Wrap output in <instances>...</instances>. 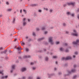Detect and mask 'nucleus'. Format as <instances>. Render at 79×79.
Instances as JSON below:
<instances>
[{
    "instance_id": "obj_1",
    "label": "nucleus",
    "mask_w": 79,
    "mask_h": 79,
    "mask_svg": "<svg viewBox=\"0 0 79 79\" xmlns=\"http://www.w3.org/2000/svg\"><path fill=\"white\" fill-rule=\"evenodd\" d=\"M49 42L51 44V45H53L54 44L53 41V37H50L49 38Z\"/></svg>"
},
{
    "instance_id": "obj_2",
    "label": "nucleus",
    "mask_w": 79,
    "mask_h": 79,
    "mask_svg": "<svg viewBox=\"0 0 79 79\" xmlns=\"http://www.w3.org/2000/svg\"><path fill=\"white\" fill-rule=\"evenodd\" d=\"M62 59L63 60H71V59H72V58H71L70 56H69L66 58L62 57Z\"/></svg>"
},
{
    "instance_id": "obj_3",
    "label": "nucleus",
    "mask_w": 79,
    "mask_h": 79,
    "mask_svg": "<svg viewBox=\"0 0 79 79\" xmlns=\"http://www.w3.org/2000/svg\"><path fill=\"white\" fill-rule=\"evenodd\" d=\"M79 40H76V42L74 41L73 42V45H75L76 46L77 45H79Z\"/></svg>"
},
{
    "instance_id": "obj_4",
    "label": "nucleus",
    "mask_w": 79,
    "mask_h": 79,
    "mask_svg": "<svg viewBox=\"0 0 79 79\" xmlns=\"http://www.w3.org/2000/svg\"><path fill=\"white\" fill-rule=\"evenodd\" d=\"M76 69H72L71 71H68V72L69 73V74L67 75V76H69V74H71V73H75V72H76Z\"/></svg>"
},
{
    "instance_id": "obj_5",
    "label": "nucleus",
    "mask_w": 79,
    "mask_h": 79,
    "mask_svg": "<svg viewBox=\"0 0 79 79\" xmlns=\"http://www.w3.org/2000/svg\"><path fill=\"white\" fill-rule=\"evenodd\" d=\"M73 32H74L75 33H72V35H74V36H77L78 34H77V33L76 31L75 30H73Z\"/></svg>"
},
{
    "instance_id": "obj_6",
    "label": "nucleus",
    "mask_w": 79,
    "mask_h": 79,
    "mask_svg": "<svg viewBox=\"0 0 79 79\" xmlns=\"http://www.w3.org/2000/svg\"><path fill=\"white\" fill-rule=\"evenodd\" d=\"M17 49L19 51L18 53H19V54L21 53V50H22V49H21V47H18Z\"/></svg>"
},
{
    "instance_id": "obj_7",
    "label": "nucleus",
    "mask_w": 79,
    "mask_h": 79,
    "mask_svg": "<svg viewBox=\"0 0 79 79\" xmlns=\"http://www.w3.org/2000/svg\"><path fill=\"white\" fill-rule=\"evenodd\" d=\"M67 5L69 6H70V5H72V6H74V5H75V2H71L70 3H67Z\"/></svg>"
},
{
    "instance_id": "obj_8",
    "label": "nucleus",
    "mask_w": 79,
    "mask_h": 79,
    "mask_svg": "<svg viewBox=\"0 0 79 79\" xmlns=\"http://www.w3.org/2000/svg\"><path fill=\"white\" fill-rule=\"evenodd\" d=\"M15 67H16V65H13L12 66V70H11L10 71L11 73H13V70L15 69Z\"/></svg>"
},
{
    "instance_id": "obj_9",
    "label": "nucleus",
    "mask_w": 79,
    "mask_h": 79,
    "mask_svg": "<svg viewBox=\"0 0 79 79\" xmlns=\"http://www.w3.org/2000/svg\"><path fill=\"white\" fill-rule=\"evenodd\" d=\"M31 56L29 55L24 56H23V58H30Z\"/></svg>"
},
{
    "instance_id": "obj_10",
    "label": "nucleus",
    "mask_w": 79,
    "mask_h": 79,
    "mask_svg": "<svg viewBox=\"0 0 79 79\" xmlns=\"http://www.w3.org/2000/svg\"><path fill=\"white\" fill-rule=\"evenodd\" d=\"M6 52H7V50H6L3 52H1V54H3V53H4L5 54H6Z\"/></svg>"
},
{
    "instance_id": "obj_11",
    "label": "nucleus",
    "mask_w": 79,
    "mask_h": 79,
    "mask_svg": "<svg viewBox=\"0 0 79 79\" xmlns=\"http://www.w3.org/2000/svg\"><path fill=\"white\" fill-rule=\"evenodd\" d=\"M26 70V68H24V67L22 69V70H21L22 72H24V71H25Z\"/></svg>"
},
{
    "instance_id": "obj_12",
    "label": "nucleus",
    "mask_w": 79,
    "mask_h": 79,
    "mask_svg": "<svg viewBox=\"0 0 79 79\" xmlns=\"http://www.w3.org/2000/svg\"><path fill=\"white\" fill-rule=\"evenodd\" d=\"M1 78L2 79H4L5 78H6V79L8 77V76H2V77H1Z\"/></svg>"
},
{
    "instance_id": "obj_13",
    "label": "nucleus",
    "mask_w": 79,
    "mask_h": 79,
    "mask_svg": "<svg viewBox=\"0 0 79 79\" xmlns=\"http://www.w3.org/2000/svg\"><path fill=\"white\" fill-rule=\"evenodd\" d=\"M38 5L37 4H31L30 5L31 6H38Z\"/></svg>"
},
{
    "instance_id": "obj_14",
    "label": "nucleus",
    "mask_w": 79,
    "mask_h": 79,
    "mask_svg": "<svg viewBox=\"0 0 79 79\" xmlns=\"http://www.w3.org/2000/svg\"><path fill=\"white\" fill-rule=\"evenodd\" d=\"M48 75L49 77V78H50V77L52 76H53V75H54V74H50L48 73Z\"/></svg>"
},
{
    "instance_id": "obj_15",
    "label": "nucleus",
    "mask_w": 79,
    "mask_h": 79,
    "mask_svg": "<svg viewBox=\"0 0 79 79\" xmlns=\"http://www.w3.org/2000/svg\"><path fill=\"white\" fill-rule=\"evenodd\" d=\"M44 37H43V38L38 39V41H40V40H44Z\"/></svg>"
},
{
    "instance_id": "obj_16",
    "label": "nucleus",
    "mask_w": 79,
    "mask_h": 79,
    "mask_svg": "<svg viewBox=\"0 0 79 79\" xmlns=\"http://www.w3.org/2000/svg\"><path fill=\"white\" fill-rule=\"evenodd\" d=\"M26 25V22H23V26H25Z\"/></svg>"
},
{
    "instance_id": "obj_17",
    "label": "nucleus",
    "mask_w": 79,
    "mask_h": 79,
    "mask_svg": "<svg viewBox=\"0 0 79 79\" xmlns=\"http://www.w3.org/2000/svg\"><path fill=\"white\" fill-rule=\"evenodd\" d=\"M45 61H48V57H46L45 58Z\"/></svg>"
},
{
    "instance_id": "obj_18",
    "label": "nucleus",
    "mask_w": 79,
    "mask_h": 79,
    "mask_svg": "<svg viewBox=\"0 0 79 79\" xmlns=\"http://www.w3.org/2000/svg\"><path fill=\"white\" fill-rule=\"evenodd\" d=\"M67 14L68 15H71V13L69 12H67Z\"/></svg>"
},
{
    "instance_id": "obj_19",
    "label": "nucleus",
    "mask_w": 79,
    "mask_h": 79,
    "mask_svg": "<svg viewBox=\"0 0 79 79\" xmlns=\"http://www.w3.org/2000/svg\"><path fill=\"white\" fill-rule=\"evenodd\" d=\"M75 14H71V15H70V16H72V17H74Z\"/></svg>"
},
{
    "instance_id": "obj_20",
    "label": "nucleus",
    "mask_w": 79,
    "mask_h": 79,
    "mask_svg": "<svg viewBox=\"0 0 79 79\" xmlns=\"http://www.w3.org/2000/svg\"><path fill=\"white\" fill-rule=\"evenodd\" d=\"M21 45H25V43L24 42H23L21 44Z\"/></svg>"
},
{
    "instance_id": "obj_21",
    "label": "nucleus",
    "mask_w": 79,
    "mask_h": 79,
    "mask_svg": "<svg viewBox=\"0 0 79 79\" xmlns=\"http://www.w3.org/2000/svg\"><path fill=\"white\" fill-rule=\"evenodd\" d=\"M23 11L24 12L25 14H26V13H27V12H26V10L24 9L23 10Z\"/></svg>"
},
{
    "instance_id": "obj_22",
    "label": "nucleus",
    "mask_w": 79,
    "mask_h": 79,
    "mask_svg": "<svg viewBox=\"0 0 79 79\" xmlns=\"http://www.w3.org/2000/svg\"><path fill=\"white\" fill-rule=\"evenodd\" d=\"M12 10V9H9L7 10L8 11H11Z\"/></svg>"
},
{
    "instance_id": "obj_23",
    "label": "nucleus",
    "mask_w": 79,
    "mask_h": 79,
    "mask_svg": "<svg viewBox=\"0 0 79 79\" xmlns=\"http://www.w3.org/2000/svg\"><path fill=\"white\" fill-rule=\"evenodd\" d=\"M3 71H0V74H2V76L3 75Z\"/></svg>"
},
{
    "instance_id": "obj_24",
    "label": "nucleus",
    "mask_w": 79,
    "mask_h": 79,
    "mask_svg": "<svg viewBox=\"0 0 79 79\" xmlns=\"http://www.w3.org/2000/svg\"><path fill=\"white\" fill-rule=\"evenodd\" d=\"M28 79H33V77H28Z\"/></svg>"
},
{
    "instance_id": "obj_25",
    "label": "nucleus",
    "mask_w": 79,
    "mask_h": 79,
    "mask_svg": "<svg viewBox=\"0 0 79 79\" xmlns=\"http://www.w3.org/2000/svg\"><path fill=\"white\" fill-rule=\"evenodd\" d=\"M60 51H63V49L62 48H60Z\"/></svg>"
},
{
    "instance_id": "obj_26",
    "label": "nucleus",
    "mask_w": 79,
    "mask_h": 79,
    "mask_svg": "<svg viewBox=\"0 0 79 79\" xmlns=\"http://www.w3.org/2000/svg\"><path fill=\"white\" fill-rule=\"evenodd\" d=\"M15 18H14V20H13V23H15Z\"/></svg>"
},
{
    "instance_id": "obj_27",
    "label": "nucleus",
    "mask_w": 79,
    "mask_h": 79,
    "mask_svg": "<svg viewBox=\"0 0 79 79\" xmlns=\"http://www.w3.org/2000/svg\"><path fill=\"white\" fill-rule=\"evenodd\" d=\"M25 21H26V18H24L23 20V22H25Z\"/></svg>"
},
{
    "instance_id": "obj_28",
    "label": "nucleus",
    "mask_w": 79,
    "mask_h": 79,
    "mask_svg": "<svg viewBox=\"0 0 79 79\" xmlns=\"http://www.w3.org/2000/svg\"><path fill=\"white\" fill-rule=\"evenodd\" d=\"M42 30H45V27H43L42 28Z\"/></svg>"
},
{
    "instance_id": "obj_29",
    "label": "nucleus",
    "mask_w": 79,
    "mask_h": 79,
    "mask_svg": "<svg viewBox=\"0 0 79 79\" xmlns=\"http://www.w3.org/2000/svg\"><path fill=\"white\" fill-rule=\"evenodd\" d=\"M36 29L37 31H39L40 30L39 28H36Z\"/></svg>"
},
{
    "instance_id": "obj_30",
    "label": "nucleus",
    "mask_w": 79,
    "mask_h": 79,
    "mask_svg": "<svg viewBox=\"0 0 79 79\" xmlns=\"http://www.w3.org/2000/svg\"><path fill=\"white\" fill-rule=\"evenodd\" d=\"M26 52H28V51H29V49H28V48H26Z\"/></svg>"
},
{
    "instance_id": "obj_31",
    "label": "nucleus",
    "mask_w": 79,
    "mask_h": 79,
    "mask_svg": "<svg viewBox=\"0 0 79 79\" xmlns=\"http://www.w3.org/2000/svg\"><path fill=\"white\" fill-rule=\"evenodd\" d=\"M65 52H69V50H68V49H67L65 50Z\"/></svg>"
},
{
    "instance_id": "obj_32",
    "label": "nucleus",
    "mask_w": 79,
    "mask_h": 79,
    "mask_svg": "<svg viewBox=\"0 0 79 79\" xmlns=\"http://www.w3.org/2000/svg\"><path fill=\"white\" fill-rule=\"evenodd\" d=\"M64 45H65V46H67L68 45V44L67 43H64Z\"/></svg>"
},
{
    "instance_id": "obj_33",
    "label": "nucleus",
    "mask_w": 79,
    "mask_h": 79,
    "mask_svg": "<svg viewBox=\"0 0 79 79\" xmlns=\"http://www.w3.org/2000/svg\"><path fill=\"white\" fill-rule=\"evenodd\" d=\"M76 77H77V76L76 75L74 76L73 77V79H76Z\"/></svg>"
},
{
    "instance_id": "obj_34",
    "label": "nucleus",
    "mask_w": 79,
    "mask_h": 79,
    "mask_svg": "<svg viewBox=\"0 0 79 79\" xmlns=\"http://www.w3.org/2000/svg\"><path fill=\"white\" fill-rule=\"evenodd\" d=\"M33 35L34 36H35V33H34V32H33Z\"/></svg>"
},
{
    "instance_id": "obj_35",
    "label": "nucleus",
    "mask_w": 79,
    "mask_h": 79,
    "mask_svg": "<svg viewBox=\"0 0 79 79\" xmlns=\"http://www.w3.org/2000/svg\"><path fill=\"white\" fill-rule=\"evenodd\" d=\"M56 44H60V42H56Z\"/></svg>"
},
{
    "instance_id": "obj_36",
    "label": "nucleus",
    "mask_w": 79,
    "mask_h": 79,
    "mask_svg": "<svg viewBox=\"0 0 79 79\" xmlns=\"http://www.w3.org/2000/svg\"><path fill=\"white\" fill-rule=\"evenodd\" d=\"M75 55H77V54H78V53H77V52H75Z\"/></svg>"
},
{
    "instance_id": "obj_37",
    "label": "nucleus",
    "mask_w": 79,
    "mask_h": 79,
    "mask_svg": "<svg viewBox=\"0 0 79 79\" xmlns=\"http://www.w3.org/2000/svg\"><path fill=\"white\" fill-rule=\"evenodd\" d=\"M28 42H30V41H31V39H29L28 40Z\"/></svg>"
},
{
    "instance_id": "obj_38",
    "label": "nucleus",
    "mask_w": 79,
    "mask_h": 79,
    "mask_svg": "<svg viewBox=\"0 0 79 79\" xmlns=\"http://www.w3.org/2000/svg\"><path fill=\"white\" fill-rule=\"evenodd\" d=\"M63 25L64 26H66V24L65 23H64Z\"/></svg>"
},
{
    "instance_id": "obj_39",
    "label": "nucleus",
    "mask_w": 79,
    "mask_h": 79,
    "mask_svg": "<svg viewBox=\"0 0 79 79\" xmlns=\"http://www.w3.org/2000/svg\"><path fill=\"white\" fill-rule=\"evenodd\" d=\"M53 58H57V56H53Z\"/></svg>"
},
{
    "instance_id": "obj_40",
    "label": "nucleus",
    "mask_w": 79,
    "mask_h": 79,
    "mask_svg": "<svg viewBox=\"0 0 79 79\" xmlns=\"http://www.w3.org/2000/svg\"><path fill=\"white\" fill-rule=\"evenodd\" d=\"M34 64V63L33 62H31V65H33V64Z\"/></svg>"
},
{
    "instance_id": "obj_41",
    "label": "nucleus",
    "mask_w": 79,
    "mask_h": 79,
    "mask_svg": "<svg viewBox=\"0 0 79 79\" xmlns=\"http://www.w3.org/2000/svg\"><path fill=\"white\" fill-rule=\"evenodd\" d=\"M47 33H48V31H45L44 32V34H47Z\"/></svg>"
},
{
    "instance_id": "obj_42",
    "label": "nucleus",
    "mask_w": 79,
    "mask_h": 79,
    "mask_svg": "<svg viewBox=\"0 0 79 79\" xmlns=\"http://www.w3.org/2000/svg\"><path fill=\"white\" fill-rule=\"evenodd\" d=\"M58 74L59 75H61V74H62L61 73V72H59Z\"/></svg>"
},
{
    "instance_id": "obj_43",
    "label": "nucleus",
    "mask_w": 79,
    "mask_h": 79,
    "mask_svg": "<svg viewBox=\"0 0 79 79\" xmlns=\"http://www.w3.org/2000/svg\"><path fill=\"white\" fill-rule=\"evenodd\" d=\"M23 29V28H22L21 27H20V28L19 29V30H21V29Z\"/></svg>"
},
{
    "instance_id": "obj_44",
    "label": "nucleus",
    "mask_w": 79,
    "mask_h": 79,
    "mask_svg": "<svg viewBox=\"0 0 79 79\" xmlns=\"http://www.w3.org/2000/svg\"><path fill=\"white\" fill-rule=\"evenodd\" d=\"M77 18H78V19H79V14H78L77 15Z\"/></svg>"
},
{
    "instance_id": "obj_45",
    "label": "nucleus",
    "mask_w": 79,
    "mask_h": 79,
    "mask_svg": "<svg viewBox=\"0 0 79 79\" xmlns=\"http://www.w3.org/2000/svg\"><path fill=\"white\" fill-rule=\"evenodd\" d=\"M6 4L7 5H9V4H10L9 3V2H6Z\"/></svg>"
},
{
    "instance_id": "obj_46",
    "label": "nucleus",
    "mask_w": 79,
    "mask_h": 79,
    "mask_svg": "<svg viewBox=\"0 0 79 79\" xmlns=\"http://www.w3.org/2000/svg\"><path fill=\"white\" fill-rule=\"evenodd\" d=\"M22 79H26V77H22Z\"/></svg>"
},
{
    "instance_id": "obj_47",
    "label": "nucleus",
    "mask_w": 79,
    "mask_h": 79,
    "mask_svg": "<svg viewBox=\"0 0 79 79\" xmlns=\"http://www.w3.org/2000/svg\"><path fill=\"white\" fill-rule=\"evenodd\" d=\"M38 11L40 13H41V12H42V10H39Z\"/></svg>"
},
{
    "instance_id": "obj_48",
    "label": "nucleus",
    "mask_w": 79,
    "mask_h": 79,
    "mask_svg": "<svg viewBox=\"0 0 79 79\" xmlns=\"http://www.w3.org/2000/svg\"><path fill=\"white\" fill-rule=\"evenodd\" d=\"M44 10H46V11H48V9L47 8H44Z\"/></svg>"
},
{
    "instance_id": "obj_49",
    "label": "nucleus",
    "mask_w": 79,
    "mask_h": 79,
    "mask_svg": "<svg viewBox=\"0 0 79 79\" xmlns=\"http://www.w3.org/2000/svg\"><path fill=\"white\" fill-rule=\"evenodd\" d=\"M32 69H33V70H35V68L33 67Z\"/></svg>"
},
{
    "instance_id": "obj_50",
    "label": "nucleus",
    "mask_w": 79,
    "mask_h": 79,
    "mask_svg": "<svg viewBox=\"0 0 79 79\" xmlns=\"http://www.w3.org/2000/svg\"><path fill=\"white\" fill-rule=\"evenodd\" d=\"M26 39H28V38H29V37H28V36H26L25 37Z\"/></svg>"
},
{
    "instance_id": "obj_51",
    "label": "nucleus",
    "mask_w": 79,
    "mask_h": 79,
    "mask_svg": "<svg viewBox=\"0 0 79 79\" xmlns=\"http://www.w3.org/2000/svg\"><path fill=\"white\" fill-rule=\"evenodd\" d=\"M16 40H17V39H15L14 40L15 42H16Z\"/></svg>"
},
{
    "instance_id": "obj_52",
    "label": "nucleus",
    "mask_w": 79,
    "mask_h": 79,
    "mask_svg": "<svg viewBox=\"0 0 79 79\" xmlns=\"http://www.w3.org/2000/svg\"><path fill=\"white\" fill-rule=\"evenodd\" d=\"M20 13H22V10H20Z\"/></svg>"
},
{
    "instance_id": "obj_53",
    "label": "nucleus",
    "mask_w": 79,
    "mask_h": 79,
    "mask_svg": "<svg viewBox=\"0 0 79 79\" xmlns=\"http://www.w3.org/2000/svg\"><path fill=\"white\" fill-rule=\"evenodd\" d=\"M68 66V64H65V66Z\"/></svg>"
},
{
    "instance_id": "obj_54",
    "label": "nucleus",
    "mask_w": 79,
    "mask_h": 79,
    "mask_svg": "<svg viewBox=\"0 0 79 79\" xmlns=\"http://www.w3.org/2000/svg\"><path fill=\"white\" fill-rule=\"evenodd\" d=\"M66 34H69V32L68 31H66Z\"/></svg>"
},
{
    "instance_id": "obj_55",
    "label": "nucleus",
    "mask_w": 79,
    "mask_h": 79,
    "mask_svg": "<svg viewBox=\"0 0 79 79\" xmlns=\"http://www.w3.org/2000/svg\"><path fill=\"white\" fill-rule=\"evenodd\" d=\"M66 6V4H64V7H65V6Z\"/></svg>"
},
{
    "instance_id": "obj_56",
    "label": "nucleus",
    "mask_w": 79,
    "mask_h": 79,
    "mask_svg": "<svg viewBox=\"0 0 79 79\" xmlns=\"http://www.w3.org/2000/svg\"><path fill=\"white\" fill-rule=\"evenodd\" d=\"M0 50H3V48H2V47L0 48Z\"/></svg>"
},
{
    "instance_id": "obj_57",
    "label": "nucleus",
    "mask_w": 79,
    "mask_h": 79,
    "mask_svg": "<svg viewBox=\"0 0 79 79\" xmlns=\"http://www.w3.org/2000/svg\"><path fill=\"white\" fill-rule=\"evenodd\" d=\"M53 11V10H50V12H52Z\"/></svg>"
},
{
    "instance_id": "obj_58",
    "label": "nucleus",
    "mask_w": 79,
    "mask_h": 79,
    "mask_svg": "<svg viewBox=\"0 0 79 79\" xmlns=\"http://www.w3.org/2000/svg\"><path fill=\"white\" fill-rule=\"evenodd\" d=\"M76 65H74V68H76Z\"/></svg>"
},
{
    "instance_id": "obj_59",
    "label": "nucleus",
    "mask_w": 79,
    "mask_h": 79,
    "mask_svg": "<svg viewBox=\"0 0 79 79\" xmlns=\"http://www.w3.org/2000/svg\"><path fill=\"white\" fill-rule=\"evenodd\" d=\"M19 58L20 59H21V57L19 56Z\"/></svg>"
},
{
    "instance_id": "obj_60",
    "label": "nucleus",
    "mask_w": 79,
    "mask_h": 79,
    "mask_svg": "<svg viewBox=\"0 0 79 79\" xmlns=\"http://www.w3.org/2000/svg\"><path fill=\"white\" fill-rule=\"evenodd\" d=\"M48 43H47V42L45 43V45H48Z\"/></svg>"
},
{
    "instance_id": "obj_61",
    "label": "nucleus",
    "mask_w": 79,
    "mask_h": 79,
    "mask_svg": "<svg viewBox=\"0 0 79 79\" xmlns=\"http://www.w3.org/2000/svg\"><path fill=\"white\" fill-rule=\"evenodd\" d=\"M73 58H76V56L73 55Z\"/></svg>"
},
{
    "instance_id": "obj_62",
    "label": "nucleus",
    "mask_w": 79,
    "mask_h": 79,
    "mask_svg": "<svg viewBox=\"0 0 79 79\" xmlns=\"http://www.w3.org/2000/svg\"><path fill=\"white\" fill-rule=\"evenodd\" d=\"M30 19H28V21L29 22L30 21Z\"/></svg>"
},
{
    "instance_id": "obj_63",
    "label": "nucleus",
    "mask_w": 79,
    "mask_h": 79,
    "mask_svg": "<svg viewBox=\"0 0 79 79\" xmlns=\"http://www.w3.org/2000/svg\"><path fill=\"white\" fill-rule=\"evenodd\" d=\"M44 52H45V51H46V49H44Z\"/></svg>"
},
{
    "instance_id": "obj_64",
    "label": "nucleus",
    "mask_w": 79,
    "mask_h": 79,
    "mask_svg": "<svg viewBox=\"0 0 79 79\" xmlns=\"http://www.w3.org/2000/svg\"><path fill=\"white\" fill-rule=\"evenodd\" d=\"M37 79H40V77H37Z\"/></svg>"
}]
</instances>
